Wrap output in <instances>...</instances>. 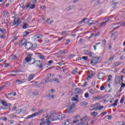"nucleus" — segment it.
Wrapping results in <instances>:
<instances>
[{"label": "nucleus", "mask_w": 125, "mask_h": 125, "mask_svg": "<svg viewBox=\"0 0 125 125\" xmlns=\"http://www.w3.org/2000/svg\"><path fill=\"white\" fill-rule=\"evenodd\" d=\"M84 52V54H85V55H88V54H89L90 52H88V51H87V50H84L83 51Z\"/></svg>", "instance_id": "nucleus-38"}, {"label": "nucleus", "mask_w": 125, "mask_h": 125, "mask_svg": "<svg viewBox=\"0 0 125 125\" xmlns=\"http://www.w3.org/2000/svg\"><path fill=\"white\" fill-rule=\"evenodd\" d=\"M88 23L89 25H92V24H94L93 23V21L91 20H89Z\"/></svg>", "instance_id": "nucleus-43"}, {"label": "nucleus", "mask_w": 125, "mask_h": 125, "mask_svg": "<svg viewBox=\"0 0 125 125\" xmlns=\"http://www.w3.org/2000/svg\"><path fill=\"white\" fill-rule=\"evenodd\" d=\"M44 42L46 43H47L48 42H49V40H48V39L47 38H46L45 40H44Z\"/></svg>", "instance_id": "nucleus-59"}, {"label": "nucleus", "mask_w": 125, "mask_h": 125, "mask_svg": "<svg viewBox=\"0 0 125 125\" xmlns=\"http://www.w3.org/2000/svg\"><path fill=\"white\" fill-rule=\"evenodd\" d=\"M85 98H88L89 97V94L88 93H86L84 95Z\"/></svg>", "instance_id": "nucleus-50"}, {"label": "nucleus", "mask_w": 125, "mask_h": 125, "mask_svg": "<svg viewBox=\"0 0 125 125\" xmlns=\"http://www.w3.org/2000/svg\"><path fill=\"white\" fill-rule=\"evenodd\" d=\"M117 4H118V3L113 1L111 4V6L113 8H115V7L117 6Z\"/></svg>", "instance_id": "nucleus-24"}, {"label": "nucleus", "mask_w": 125, "mask_h": 125, "mask_svg": "<svg viewBox=\"0 0 125 125\" xmlns=\"http://www.w3.org/2000/svg\"><path fill=\"white\" fill-rule=\"evenodd\" d=\"M87 117H84L80 120L81 122H82L81 124H82V125H87L88 123L86 122V118Z\"/></svg>", "instance_id": "nucleus-9"}, {"label": "nucleus", "mask_w": 125, "mask_h": 125, "mask_svg": "<svg viewBox=\"0 0 125 125\" xmlns=\"http://www.w3.org/2000/svg\"><path fill=\"white\" fill-rule=\"evenodd\" d=\"M0 38L1 39H5V35H2L0 36Z\"/></svg>", "instance_id": "nucleus-63"}, {"label": "nucleus", "mask_w": 125, "mask_h": 125, "mask_svg": "<svg viewBox=\"0 0 125 125\" xmlns=\"http://www.w3.org/2000/svg\"><path fill=\"white\" fill-rule=\"evenodd\" d=\"M37 116L36 115V113H33L31 115H28L26 119H30L31 118H34V117H36Z\"/></svg>", "instance_id": "nucleus-20"}, {"label": "nucleus", "mask_w": 125, "mask_h": 125, "mask_svg": "<svg viewBox=\"0 0 125 125\" xmlns=\"http://www.w3.org/2000/svg\"><path fill=\"white\" fill-rule=\"evenodd\" d=\"M9 14V13L7 11H4L3 12V17H6Z\"/></svg>", "instance_id": "nucleus-18"}, {"label": "nucleus", "mask_w": 125, "mask_h": 125, "mask_svg": "<svg viewBox=\"0 0 125 125\" xmlns=\"http://www.w3.org/2000/svg\"><path fill=\"white\" fill-rule=\"evenodd\" d=\"M125 83H121V87H125Z\"/></svg>", "instance_id": "nucleus-64"}, {"label": "nucleus", "mask_w": 125, "mask_h": 125, "mask_svg": "<svg viewBox=\"0 0 125 125\" xmlns=\"http://www.w3.org/2000/svg\"><path fill=\"white\" fill-rule=\"evenodd\" d=\"M56 113L54 111H51L50 113L47 114L46 117V119L44 120V119H41L40 121H41L40 123V125H50L51 124V122L55 121V116Z\"/></svg>", "instance_id": "nucleus-1"}, {"label": "nucleus", "mask_w": 125, "mask_h": 125, "mask_svg": "<svg viewBox=\"0 0 125 125\" xmlns=\"http://www.w3.org/2000/svg\"><path fill=\"white\" fill-rule=\"evenodd\" d=\"M42 35L41 34L36 35L34 36V42H37L40 40H42Z\"/></svg>", "instance_id": "nucleus-7"}, {"label": "nucleus", "mask_w": 125, "mask_h": 125, "mask_svg": "<svg viewBox=\"0 0 125 125\" xmlns=\"http://www.w3.org/2000/svg\"><path fill=\"white\" fill-rule=\"evenodd\" d=\"M28 27H29V24H28L27 23H24L22 26L23 29H27V28H28Z\"/></svg>", "instance_id": "nucleus-33"}, {"label": "nucleus", "mask_w": 125, "mask_h": 125, "mask_svg": "<svg viewBox=\"0 0 125 125\" xmlns=\"http://www.w3.org/2000/svg\"><path fill=\"white\" fill-rule=\"evenodd\" d=\"M118 102H119V100L116 99L114 103L112 104V106H113V107H116L118 104Z\"/></svg>", "instance_id": "nucleus-23"}, {"label": "nucleus", "mask_w": 125, "mask_h": 125, "mask_svg": "<svg viewBox=\"0 0 125 125\" xmlns=\"http://www.w3.org/2000/svg\"><path fill=\"white\" fill-rule=\"evenodd\" d=\"M85 20H86V18L83 19L82 21L80 22V24H82V23H84Z\"/></svg>", "instance_id": "nucleus-57"}, {"label": "nucleus", "mask_w": 125, "mask_h": 125, "mask_svg": "<svg viewBox=\"0 0 125 125\" xmlns=\"http://www.w3.org/2000/svg\"><path fill=\"white\" fill-rule=\"evenodd\" d=\"M113 118V116L112 115H108L107 116V119L109 121L112 120V118Z\"/></svg>", "instance_id": "nucleus-48"}, {"label": "nucleus", "mask_w": 125, "mask_h": 125, "mask_svg": "<svg viewBox=\"0 0 125 125\" xmlns=\"http://www.w3.org/2000/svg\"><path fill=\"white\" fill-rule=\"evenodd\" d=\"M124 101H125V97H123L121 100H120V103H124Z\"/></svg>", "instance_id": "nucleus-49"}, {"label": "nucleus", "mask_w": 125, "mask_h": 125, "mask_svg": "<svg viewBox=\"0 0 125 125\" xmlns=\"http://www.w3.org/2000/svg\"><path fill=\"white\" fill-rule=\"evenodd\" d=\"M29 3H28L24 7V9H27L28 7H29Z\"/></svg>", "instance_id": "nucleus-61"}, {"label": "nucleus", "mask_w": 125, "mask_h": 125, "mask_svg": "<svg viewBox=\"0 0 125 125\" xmlns=\"http://www.w3.org/2000/svg\"><path fill=\"white\" fill-rule=\"evenodd\" d=\"M9 59L10 60H13L14 59L17 60V59H18V57L16 56L15 55H12L10 56Z\"/></svg>", "instance_id": "nucleus-12"}, {"label": "nucleus", "mask_w": 125, "mask_h": 125, "mask_svg": "<svg viewBox=\"0 0 125 125\" xmlns=\"http://www.w3.org/2000/svg\"><path fill=\"white\" fill-rule=\"evenodd\" d=\"M25 2H22L21 5H20V7L21 8H23V7H24V4Z\"/></svg>", "instance_id": "nucleus-53"}, {"label": "nucleus", "mask_w": 125, "mask_h": 125, "mask_svg": "<svg viewBox=\"0 0 125 125\" xmlns=\"http://www.w3.org/2000/svg\"><path fill=\"white\" fill-rule=\"evenodd\" d=\"M50 82V83H53L55 82V78L52 79L49 81L47 80H43L42 82L39 84V87H41V86H42L43 85H44V84Z\"/></svg>", "instance_id": "nucleus-5"}, {"label": "nucleus", "mask_w": 125, "mask_h": 125, "mask_svg": "<svg viewBox=\"0 0 125 125\" xmlns=\"http://www.w3.org/2000/svg\"><path fill=\"white\" fill-rule=\"evenodd\" d=\"M104 88H105V87H104V86L102 85L101 86L100 89H101V90H104Z\"/></svg>", "instance_id": "nucleus-62"}, {"label": "nucleus", "mask_w": 125, "mask_h": 125, "mask_svg": "<svg viewBox=\"0 0 125 125\" xmlns=\"http://www.w3.org/2000/svg\"><path fill=\"white\" fill-rule=\"evenodd\" d=\"M77 123H79V120H74L73 121V124H77Z\"/></svg>", "instance_id": "nucleus-58"}, {"label": "nucleus", "mask_w": 125, "mask_h": 125, "mask_svg": "<svg viewBox=\"0 0 125 125\" xmlns=\"http://www.w3.org/2000/svg\"><path fill=\"white\" fill-rule=\"evenodd\" d=\"M109 21V19H107L105 21H104L101 25V27H104L106 23Z\"/></svg>", "instance_id": "nucleus-16"}, {"label": "nucleus", "mask_w": 125, "mask_h": 125, "mask_svg": "<svg viewBox=\"0 0 125 125\" xmlns=\"http://www.w3.org/2000/svg\"><path fill=\"white\" fill-rule=\"evenodd\" d=\"M42 113H43V110L42 109L39 110L38 112H35V115H36V116H38L40 115V114H42Z\"/></svg>", "instance_id": "nucleus-21"}, {"label": "nucleus", "mask_w": 125, "mask_h": 125, "mask_svg": "<svg viewBox=\"0 0 125 125\" xmlns=\"http://www.w3.org/2000/svg\"><path fill=\"white\" fill-rule=\"evenodd\" d=\"M91 115L93 117H96L98 115V113L96 112H92L91 113Z\"/></svg>", "instance_id": "nucleus-30"}, {"label": "nucleus", "mask_w": 125, "mask_h": 125, "mask_svg": "<svg viewBox=\"0 0 125 125\" xmlns=\"http://www.w3.org/2000/svg\"><path fill=\"white\" fill-rule=\"evenodd\" d=\"M98 107H99V106H98V104H95L94 105V110L95 111H96V110H98Z\"/></svg>", "instance_id": "nucleus-32"}, {"label": "nucleus", "mask_w": 125, "mask_h": 125, "mask_svg": "<svg viewBox=\"0 0 125 125\" xmlns=\"http://www.w3.org/2000/svg\"><path fill=\"white\" fill-rule=\"evenodd\" d=\"M92 78V74L87 75V77L85 78V80H87V81H88V80H90Z\"/></svg>", "instance_id": "nucleus-27"}, {"label": "nucleus", "mask_w": 125, "mask_h": 125, "mask_svg": "<svg viewBox=\"0 0 125 125\" xmlns=\"http://www.w3.org/2000/svg\"><path fill=\"white\" fill-rule=\"evenodd\" d=\"M21 44V45H24L25 48L28 49V50H29V49H31V50H33V49L35 48L34 46H33V43H32L31 42H25L23 41H22Z\"/></svg>", "instance_id": "nucleus-3"}, {"label": "nucleus", "mask_w": 125, "mask_h": 125, "mask_svg": "<svg viewBox=\"0 0 125 125\" xmlns=\"http://www.w3.org/2000/svg\"><path fill=\"white\" fill-rule=\"evenodd\" d=\"M75 7V6H69L67 7V10H70V9H73Z\"/></svg>", "instance_id": "nucleus-35"}, {"label": "nucleus", "mask_w": 125, "mask_h": 125, "mask_svg": "<svg viewBox=\"0 0 125 125\" xmlns=\"http://www.w3.org/2000/svg\"><path fill=\"white\" fill-rule=\"evenodd\" d=\"M104 77L105 74H104L103 73H101L98 75V79H99V80H102V79H103V78Z\"/></svg>", "instance_id": "nucleus-10"}, {"label": "nucleus", "mask_w": 125, "mask_h": 125, "mask_svg": "<svg viewBox=\"0 0 125 125\" xmlns=\"http://www.w3.org/2000/svg\"><path fill=\"white\" fill-rule=\"evenodd\" d=\"M3 106H6L7 104V103H6L5 101H1Z\"/></svg>", "instance_id": "nucleus-40"}, {"label": "nucleus", "mask_w": 125, "mask_h": 125, "mask_svg": "<svg viewBox=\"0 0 125 125\" xmlns=\"http://www.w3.org/2000/svg\"><path fill=\"white\" fill-rule=\"evenodd\" d=\"M112 75H109L107 82H111V81H112Z\"/></svg>", "instance_id": "nucleus-42"}, {"label": "nucleus", "mask_w": 125, "mask_h": 125, "mask_svg": "<svg viewBox=\"0 0 125 125\" xmlns=\"http://www.w3.org/2000/svg\"><path fill=\"white\" fill-rule=\"evenodd\" d=\"M29 34H30V32H28V31H24L23 32V37H26V36H28V35H29Z\"/></svg>", "instance_id": "nucleus-36"}, {"label": "nucleus", "mask_w": 125, "mask_h": 125, "mask_svg": "<svg viewBox=\"0 0 125 125\" xmlns=\"http://www.w3.org/2000/svg\"><path fill=\"white\" fill-rule=\"evenodd\" d=\"M95 45L94 46V48L95 50H96V46L98 45V44H101V42L95 43Z\"/></svg>", "instance_id": "nucleus-41"}, {"label": "nucleus", "mask_w": 125, "mask_h": 125, "mask_svg": "<svg viewBox=\"0 0 125 125\" xmlns=\"http://www.w3.org/2000/svg\"><path fill=\"white\" fill-rule=\"evenodd\" d=\"M119 65H121V62H117L114 63V67H118Z\"/></svg>", "instance_id": "nucleus-22"}, {"label": "nucleus", "mask_w": 125, "mask_h": 125, "mask_svg": "<svg viewBox=\"0 0 125 125\" xmlns=\"http://www.w3.org/2000/svg\"><path fill=\"white\" fill-rule=\"evenodd\" d=\"M83 93V91H82V90L80 89L75 88V93L76 94H81V93Z\"/></svg>", "instance_id": "nucleus-14"}, {"label": "nucleus", "mask_w": 125, "mask_h": 125, "mask_svg": "<svg viewBox=\"0 0 125 125\" xmlns=\"http://www.w3.org/2000/svg\"><path fill=\"white\" fill-rule=\"evenodd\" d=\"M103 101L104 102H108L109 101V97H105L103 98Z\"/></svg>", "instance_id": "nucleus-28"}, {"label": "nucleus", "mask_w": 125, "mask_h": 125, "mask_svg": "<svg viewBox=\"0 0 125 125\" xmlns=\"http://www.w3.org/2000/svg\"><path fill=\"white\" fill-rule=\"evenodd\" d=\"M17 109V106L14 105L12 108V111H15Z\"/></svg>", "instance_id": "nucleus-56"}, {"label": "nucleus", "mask_w": 125, "mask_h": 125, "mask_svg": "<svg viewBox=\"0 0 125 125\" xmlns=\"http://www.w3.org/2000/svg\"><path fill=\"white\" fill-rule=\"evenodd\" d=\"M21 112H22V109H17L16 111L15 114H16L17 115H19Z\"/></svg>", "instance_id": "nucleus-29"}, {"label": "nucleus", "mask_w": 125, "mask_h": 125, "mask_svg": "<svg viewBox=\"0 0 125 125\" xmlns=\"http://www.w3.org/2000/svg\"><path fill=\"white\" fill-rule=\"evenodd\" d=\"M115 25H117V26L116 27H114L113 30H115V29H117V28L120 27V26H121V23H117Z\"/></svg>", "instance_id": "nucleus-39"}, {"label": "nucleus", "mask_w": 125, "mask_h": 125, "mask_svg": "<svg viewBox=\"0 0 125 125\" xmlns=\"http://www.w3.org/2000/svg\"><path fill=\"white\" fill-rule=\"evenodd\" d=\"M33 54L28 53L27 57L25 58L26 62H30V61H33V62H30V64H35L36 67H39L40 68L42 67V63L40 61H35V59H32Z\"/></svg>", "instance_id": "nucleus-2"}, {"label": "nucleus", "mask_w": 125, "mask_h": 125, "mask_svg": "<svg viewBox=\"0 0 125 125\" xmlns=\"http://www.w3.org/2000/svg\"><path fill=\"white\" fill-rule=\"evenodd\" d=\"M81 106H86L87 103L86 102H82L80 104Z\"/></svg>", "instance_id": "nucleus-26"}, {"label": "nucleus", "mask_w": 125, "mask_h": 125, "mask_svg": "<svg viewBox=\"0 0 125 125\" xmlns=\"http://www.w3.org/2000/svg\"><path fill=\"white\" fill-rule=\"evenodd\" d=\"M34 77H35L34 74H30L28 76V81L30 82V81H32L33 79H34Z\"/></svg>", "instance_id": "nucleus-15"}, {"label": "nucleus", "mask_w": 125, "mask_h": 125, "mask_svg": "<svg viewBox=\"0 0 125 125\" xmlns=\"http://www.w3.org/2000/svg\"><path fill=\"white\" fill-rule=\"evenodd\" d=\"M38 57H39V58H40V59H45V57H44V56L41 55V53H38Z\"/></svg>", "instance_id": "nucleus-19"}, {"label": "nucleus", "mask_w": 125, "mask_h": 125, "mask_svg": "<svg viewBox=\"0 0 125 125\" xmlns=\"http://www.w3.org/2000/svg\"><path fill=\"white\" fill-rule=\"evenodd\" d=\"M0 32H1V34H5L6 33L5 29H1Z\"/></svg>", "instance_id": "nucleus-45"}, {"label": "nucleus", "mask_w": 125, "mask_h": 125, "mask_svg": "<svg viewBox=\"0 0 125 125\" xmlns=\"http://www.w3.org/2000/svg\"><path fill=\"white\" fill-rule=\"evenodd\" d=\"M114 58H115V56L113 55L109 59V61H113L114 60Z\"/></svg>", "instance_id": "nucleus-44"}, {"label": "nucleus", "mask_w": 125, "mask_h": 125, "mask_svg": "<svg viewBox=\"0 0 125 125\" xmlns=\"http://www.w3.org/2000/svg\"><path fill=\"white\" fill-rule=\"evenodd\" d=\"M123 79H124V76L123 75L121 76V78L119 79V83L121 84V83H123Z\"/></svg>", "instance_id": "nucleus-25"}, {"label": "nucleus", "mask_w": 125, "mask_h": 125, "mask_svg": "<svg viewBox=\"0 0 125 125\" xmlns=\"http://www.w3.org/2000/svg\"><path fill=\"white\" fill-rule=\"evenodd\" d=\"M75 106H76V103H72L71 104L67 106V112L69 114H71V113H73V112H74V109H75Z\"/></svg>", "instance_id": "nucleus-4"}, {"label": "nucleus", "mask_w": 125, "mask_h": 125, "mask_svg": "<svg viewBox=\"0 0 125 125\" xmlns=\"http://www.w3.org/2000/svg\"><path fill=\"white\" fill-rule=\"evenodd\" d=\"M47 78H46V80H49V79H50V78L51 77V73L50 74H48L46 76Z\"/></svg>", "instance_id": "nucleus-37"}, {"label": "nucleus", "mask_w": 125, "mask_h": 125, "mask_svg": "<svg viewBox=\"0 0 125 125\" xmlns=\"http://www.w3.org/2000/svg\"><path fill=\"white\" fill-rule=\"evenodd\" d=\"M55 82H56L57 83H60V81L58 78H55Z\"/></svg>", "instance_id": "nucleus-60"}, {"label": "nucleus", "mask_w": 125, "mask_h": 125, "mask_svg": "<svg viewBox=\"0 0 125 125\" xmlns=\"http://www.w3.org/2000/svg\"><path fill=\"white\" fill-rule=\"evenodd\" d=\"M88 59V57H85V56H83L82 57V59H83V60H87V59Z\"/></svg>", "instance_id": "nucleus-51"}, {"label": "nucleus", "mask_w": 125, "mask_h": 125, "mask_svg": "<svg viewBox=\"0 0 125 125\" xmlns=\"http://www.w3.org/2000/svg\"><path fill=\"white\" fill-rule=\"evenodd\" d=\"M9 85H10V83L7 82L4 85H3L1 87H0V91L2 90V89H3L4 87H5V86H9Z\"/></svg>", "instance_id": "nucleus-13"}, {"label": "nucleus", "mask_w": 125, "mask_h": 125, "mask_svg": "<svg viewBox=\"0 0 125 125\" xmlns=\"http://www.w3.org/2000/svg\"><path fill=\"white\" fill-rule=\"evenodd\" d=\"M19 22H20V19L19 18H15L14 22L13 23V26H14L16 24L19 25V24H20Z\"/></svg>", "instance_id": "nucleus-8"}, {"label": "nucleus", "mask_w": 125, "mask_h": 125, "mask_svg": "<svg viewBox=\"0 0 125 125\" xmlns=\"http://www.w3.org/2000/svg\"><path fill=\"white\" fill-rule=\"evenodd\" d=\"M103 108H104V106H103V105H101L100 106H99L98 110H102Z\"/></svg>", "instance_id": "nucleus-54"}, {"label": "nucleus", "mask_w": 125, "mask_h": 125, "mask_svg": "<svg viewBox=\"0 0 125 125\" xmlns=\"http://www.w3.org/2000/svg\"><path fill=\"white\" fill-rule=\"evenodd\" d=\"M59 54H66L65 50H61L59 52Z\"/></svg>", "instance_id": "nucleus-34"}, {"label": "nucleus", "mask_w": 125, "mask_h": 125, "mask_svg": "<svg viewBox=\"0 0 125 125\" xmlns=\"http://www.w3.org/2000/svg\"><path fill=\"white\" fill-rule=\"evenodd\" d=\"M5 107H7V108H10V107H11V104H7L5 106Z\"/></svg>", "instance_id": "nucleus-52"}, {"label": "nucleus", "mask_w": 125, "mask_h": 125, "mask_svg": "<svg viewBox=\"0 0 125 125\" xmlns=\"http://www.w3.org/2000/svg\"><path fill=\"white\" fill-rule=\"evenodd\" d=\"M106 114H107V112L104 111V112L101 113V115L102 116H105V115H106Z\"/></svg>", "instance_id": "nucleus-55"}, {"label": "nucleus", "mask_w": 125, "mask_h": 125, "mask_svg": "<svg viewBox=\"0 0 125 125\" xmlns=\"http://www.w3.org/2000/svg\"><path fill=\"white\" fill-rule=\"evenodd\" d=\"M99 60V58L98 57H95L93 59L91 60V64L93 66H94L99 63L98 61Z\"/></svg>", "instance_id": "nucleus-6"}, {"label": "nucleus", "mask_w": 125, "mask_h": 125, "mask_svg": "<svg viewBox=\"0 0 125 125\" xmlns=\"http://www.w3.org/2000/svg\"><path fill=\"white\" fill-rule=\"evenodd\" d=\"M29 4V9H34V8H35V7H36V5L34 4H31V3H28Z\"/></svg>", "instance_id": "nucleus-17"}, {"label": "nucleus", "mask_w": 125, "mask_h": 125, "mask_svg": "<svg viewBox=\"0 0 125 125\" xmlns=\"http://www.w3.org/2000/svg\"><path fill=\"white\" fill-rule=\"evenodd\" d=\"M89 56L90 57H91V58H95V55L94 54V53H89Z\"/></svg>", "instance_id": "nucleus-31"}, {"label": "nucleus", "mask_w": 125, "mask_h": 125, "mask_svg": "<svg viewBox=\"0 0 125 125\" xmlns=\"http://www.w3.org/2000/svg\"><path fill=\"white\" fill-rule=\"evenodd\" d=\"M72 101H75V102H79V101L78 100V98L73 97L72 99Z\"/></svg>", "instance_id": "nucleus-47"}, {"label": "nucleus", "mask_w": 125, "mask_h": 125, "mask_svg": "<svg viewBox=\"0 0 125 125\" xmlns=\"http://www.w3.org/2000/svg\"><path fill=\"white\" fill-rule=\"evenodd\" d=\"M65 114H61L57 116V119L58 120H63V119H65Z\"/></svg>", "instance_id": "nucleus-11"}, {"label": "nucleus", "mask_w": 125, "mask_h": 125, "mask_svg": "<svg viewBox=\"0 0 125 125\" xmlns=\"http://www.w3.org/2000/svg\"><path fill=\"white\" fill-rule=\"evenodd\" d=\"M3 66L4 67H9V66H10V64L5 63L4 64H3Z\"/></svg>", "instance_id": "nucleus-46"}]
</instances>
